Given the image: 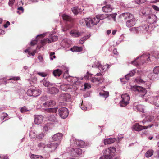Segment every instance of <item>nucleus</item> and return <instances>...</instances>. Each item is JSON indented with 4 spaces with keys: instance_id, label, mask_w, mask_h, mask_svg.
<instances>
[{
    "instance_id": "1",
    "label": "nucleus",
    "mask_w": 159,
    "mask_h": 159,
    "mask_svg": "<svg viewBox=\"0 0 159 159\" xmlns=\"http://www.w3.org/2000/svg\"><path fill=\"white\" fill-rule=\"evenodd\" d=\"M49 34V35L48 38L44 39L41 41V45L40 47L37 46L36 49H39L41 47H42L47 44L51 43L52 42L56 41L58 39V37L57 36L53 35L51 33L48 32L43 33V34L37 35L35 40H32L31 42V44L33 46L36 44L38 40L37 38L44 37L47 34Z\"/></svg>"
},
{
    "instance_id": "2",
    "label": "nucleus",
    "mask_w": 159,
    "mask_h": 159,
    "mask_svg": "<svg viewBox=\"0 0 159 159\" xmlns=\"http://www.w3.org/2000/svg\"><path fill=\"white\" fill-rule=\"evenodd\" d=\"M120 18H123L127 20L126 22V26L131 27L134 26L136 23V20L134 16L129 13H123L120 15Z\"/></svg>"
},
{
    "instance_id": "3",
    "label": "nucleus",
    "mask_w": 159,
    "mask_h": 159,
    "mask_svg": "<svg viewBox=\"0 0 159 159\" xmlns=\"http://www.w3.org/2000/svg\"><path fill=\"white\" fill-rule=\"evenodd\" d=\"M142 13L146 17L147 21L150 24H154L158 20L156 16L152 13L151 8L147 9L145 11H143Z\"/></svg>"
},
{
    "instance_id": "4",
    "label": "nucleus",
    "mask_w": 159,
    "mask_h": 159,
    "mask_svg": "<svg viewBox=\"0 0 159 159\" xmlns=\"http://www.w3.org/2000/svg\"><path fill=\"white\" fill-rule=\"evenodd\" d=\"M57 109V108H47L45 110V113H50V114H48L49 116L48 117V119L49 121L55 123L58 122V120L56 118L57 115L56 114Z\"/></svg>"
},
{
    "instance_id": "5",
    "label": "nucleus",
    "mask_w": 159,
    "mask_h": 159,
    "mask_svg": "<svg viewBox=\"0 0 159 159\" xmlns=\"http://www.w3.org/2000/svg\"><path fill=\"white\" fill-rule=\"evenodd\" d=\"M116 151V149L114 147H110L107 149H105L103 151L104 155L99 159H112Z\"/></svg>"
},
{
    "instance_id": "6",
    "label": "nucleus",
    "mask_w": 159,
    "mask_h": 159,
    "mask_svg": "<svg viewBox=\"0 0 159 159\" xmlns=\"http://www.w3.org/2000/svg\"><path fill=\"white\" fill-rule=\"evenodd\" d=\"M70 142L71 146L72 148L77 146L84 148L85 146V143L84 141L78 140L74 137H72L70 139Z\"/></svg>"
},
{
    "instance_id": "7",
    "label": "nucleus",
    "mask_w": 159,
    "mask_h": 159,
    "mask_svg": "<svg viewBox=\"0 0 159 159\" xmlns=\"http://www.w3.org/2000/svg\"><path fill=\"white\" fill-rule=\"evenodd\" d=\"M121 100L119 103L121 107H124L129 103L130 97L127 94L125 93L121 95Z\"/></svg>"
},
{
    "instance_id": "8",
    "label": "nucleus",
    "mask_w": 159,
    "mask_h": 159,
    "mask_svg": "<svg viewBox=\"0 0 159 159\" xmlns=\"http://www.w3.org/2000/svg\"><path fill=\"white\" fill-rule=\"evenodd\" d=\"M131 90L132 91L137 92L142 97H143L147 93L146 89L140 86H133L131 87Z\"/></svg>"
},
{
    "instance_id": "9",
    "label": "nucleus",
    "mask_w": 159,
    "mask_h": 159,
    "mask_svg": "<svg viewBox=\"0 0 159 159\" xmlns=\"http://www.w3.org/2000/svg\"><path fill=\"white\" fill-rule=\"evenodd\" d=\"M150 55L148 53H147L146 54H143V55L140 56V59L141 58H144V59H147V61H150ZM139 58V57H137L135 60H133L131 62V64H132L135 65L136 67L139 66L141 64L140 63H138V62L137 61V60Z\"/></svg>"
},
{
    "instance_id": "10",
    "label": "nucleus",
    "mask_w": 159,
    "mask_h": 159,
    "mask_svg": "<svg viewBox=\"0 0 159 159\" xmlns=\"http://www.w3.org/2000/svg\"><path fill=\"white\" fill-rule=\"evenodd\" d=\"M60 88L62 90L69 92L74 91L77 89V88L75 85L66 84H64L61 85Z\"/></svg>"
},
{
    "instance_id": "11",
    "label": "nucleus",
    "mask_w": 159,
    "mask_h": 159,
    "mask_svg": "<svg viewBox=\"0 0 159 159\" xmlns=\"http://www.w3.org/2000/svg\"><path fill=\"white\" fill-rule=\"evenodd\" d=\"M86 25L88 27H91L97 25L98 23V20L95 17L92 18L90 17L87 18H86Z\"/></svg>"
},
{
    "instance_id": "12",
    "label": "nucleus",
    "mask_w": 159,
    "mask_h": 159,
    "mask_svg": "<svg viewBox=\"0 0 159 159\" xmlns=\"http://www.w3.org/2000/svg\"><path fill=\"white\" fill-rule=\"evenodd\" d=\"M59 114L60 116L62 119L66 118L69 114L68 110L65 107H61L59 109Z\"/></svg>"
},
{
    "instance_id": "13",
    "label": "nucleus",
    "mask_w": 159,
    "mask_h": 159,
    "mask_svg": "<svg viewBox=\"0 0 159 159\" xmlns=\"http://www.w3.org/2000/svg\"><path fill=\"white\" fill-rule=\"evenodd\" d=\"M70 155L72 157H77L81 155L82 150L79 148H73L70 152Z\"/></svg>"
},
{
    "instance_id": "14",
    "label": "nucleus",
    "mask_w": 159,
    "mask_h": 159,
    "mask_svg": "<svg viewBox=\"0 0 159 159\" xmlns=\"http://www.w3.org/2000/svg\"><path fill=\"white\" fill-rule=\"evenodd\" d=\"M40 93L39 90L32 88L28 89L27 92V94L28 96L34 97H36L39 96Z\"/></svg>"
},
{
    "instance_id": "15",
    "label": "nucleus",
    "mask_w": 159,
    "mask_h": 159,
    "mask_svg": "<svg viewBox=\"0 0 159 159\" xmlns=\"http://www.w3.org/2000/svg\"><path fill=\"white\" fill-rule=\"evenodd\" d=\"M66 80L68 81L70 83H71L70 84L75 85V84H76L77 83V81L79 80L78 78L76 77H73L68 75H66L65 77H63Z\"/></svg>"
},
{
    "instance_id": "16",
    "label": "nucleus",
    "mask_w": 159,
    "mask_h": 159,
    "mask_svg": "<svg viewBox=\"0 0 159 159\" xmlns=\"http://www.w3.org/2000/svg\"><path fill=\"white\" fill-rule=\"evenodd\" d=\"M145 107L143 105L138 104L137 103L135 102L134 103L133 108L135 111L144 113L145 112Z\"/></svg>"
},
{
    "instance_id": "17",
    "label": "nucleus",
    "mask_w": 159,
    "mask_h": 159,
    "mask_svg": "<svg viewBox=\"0 0 159 159\" xmlns=\"http://www.w3.org/2000/svg\"><path fill=\"white\" fill-rule=\"evenodd\" d=\"M71 43V42L70 40L66 38L62 41L61 43V45L64 48H67L70 46Z\"/></svg>"
},
{
    "instance_id": "18",
    "label": "nucleus",
    "mask_w": 159,
    "mask_h": 159,
    "mask_svg": "<svg viewBox=\"0 0 159 159\" xmlns=\"http://www.w3.org/2000/svg\"><path fill=\"white\" fill-rule=\"evenodd\" d=\"M132 129L135 131H139L143 129H148L147 126H142L140 125L138 123H136L132 126Z\"/></svg>"
},
{
    "instance_id": "19",
    "label": "nucleus",
    "mask_w": 159,
    "mask_h": 159,
    "mask_svg": "<svg viewBox=\"0 0 159 159\" xmlns=\"http://www.w3.org/2000/svg\"><path fill=\"white\" fill-rule=\"evenodd\" d=\"M35 124H40L43 121V117L41 115H36L34 116Z\"/></svg>"
},
{
    "instance_id": "20",
    "label": "nucleus",
    "mask_w": 159,
    "mask_h": 159,
    "mask_svg": "<svg viewBox=\"0 0 159 159\" xmlns=\"http://www.w3.org/2000/svg\"><path fill=\"white\" fill-rule=\"evenodd\" d=\"M153 71V73L151 74L152 78L156 79L157 77V75L159 74V66L155 67Z\"/></svg>"
},
{
    "instance_id": "21",
    "label": "nucleus",
    "mask_w": 159,
    "mask_h": 159,
    "mask_svg": "<svg viewBox=\"0 0 159 159\" xmlns=\"http://www.w3.org/2000/svg\"><path fill=\"white\" fill-rule=\"evenodd\" d=\"M150 98L152 101V103L156 106L159 107V95L151 97Z\"/></svg>"
},
{
    "instance_id": "22",
    "label": "nucleus",
    "mask_w": 159,
    "mask_h": 159,
    "mask_svg": "<svg viewBox=\"0 0 159 159\" xmlns=\"http://www.w3.org/2000/svg\"><path fill=\"white\" fill-rule=\"evenodd\" d=\"M48 89V92L51 94H56L59 92L58 89L54 86Z\"/></svg>"
},
{
    "instance_id": "23",
    "label": "nucleus",
    "mask_w": 159,
    "mask_h": 159,
    "mask_svg": "<svg viewBox=\"0 0 159 159\" xmlns=\"http://www.w3.org/2000/svg\"><path fill=\"white\" fill-rule=\"evenodd\" d=\"M61 98L63 101H69L71 98L70 95L66 93H63L61 95Z\"/></svg>"
},
{
    "instance_id": "24",
    "label": "nucleus",
    "mask_w": 159,
    "mask_h": 159,
    "mask_svg": "<svg viewBox=\"0 0 159 159\" xmlns=\"http://www.w3.org/2000/svg\"><path fill=\"white\" fill-rule=\"evenodd\" d=\"M59 145L58 143H53L48 144L47 147L48 148H51V150L50 151L51 152H52L54 150L57 148Z\"/></svg>"
},
{
    "instance_id": "25",
    "label": "nucleus",
    "mask_w": 159,
    "mask_h": 159,
    "mask_svg": "<svg viewBox=\"0 0 159 159\" xmlns=\"http://www.w3.org/2000/svg\"><path fill=\"white\" fill-rule=\"evenodd\" d=\"M55 104L56 103L54 101L50 100L43 103V107H48L54 106Z\"/></svg>"
},
{
    "instance_id": "26",
    "label": "nucleus",
    "mask_w": 159,
    "mask_h": 159,
    "mask_svg": "<svg viewBox=\"0 0 159 159\" xmlns=\"http://www.w3.org/2000/svg\"><path fill=\"white\" fill-rule=\"evenodd\" d=\"M113 9L111 6L109 5H107L103 7L102 10L103 12L108 13L111 12Z\"/></svg>"
},
{
    "instance_id": "27",
    "label": "nucleus",
    "mask_w": 159,
    "mask_h": 159,
    "mask_svg": "<svg viewBox=\"0 0 159 159\" xmlns=\"http://www.w3.org/2000/svg\"><path fill=\"white\" fill-rule=\"evenodd\" d=\"M149 26L147 24L143 25L142 26L138 27L139 31L140 30L143 32H145L148 31L149 29Z\"/></svg>"
},
{
    "instance_id": "28",
    "label": "nucleus",
    "mask_w": 159,
    "mask_h": 159,
    "mask_svg": "<svg viewBox=\"0 0 159 159\" xmlns=\"http://www.w3.org/2000/svg\"><path fill=\"white\" fill-rule=\"evenodd\" d=\"M70 35L74 37H78L81 35L82 33L76 30H72L70 33Z\"/></svg>"
},
{
    "instance_id": "29",
    "label": "nucleus",
    "mask_w": 159,
    "mask_h": 159,
    "mask_svg": "<svg viewBox=\"0 0 159 159\" xmlns=\"http://www.w3.org/2000/svg\"><path fill=\"white\" fill-rule=\"evenodd\" d=\"M154 119V116L151 115H148L147 116L145 119L142 121V122L143 124H145L147 122H152Z\"/></svg>"
},
{
    "instance_id": "30",
    "label": "nucleus",
    "mask_w": 159,
    "mask_h": 159,
    "mask_svg": "<svg viewBox=\"0 0 159 159\" xmlns=\"http://www.w3.org/2000/svg\"><path fill=\"white\" fill-rule=\"evenodd\" d=\"M62 136V133H58L54 134L52 138L54 141L60 140L61 139Z\"/></svg>"
},
{
    "instance_id": "31",
    "label": "nucleus",
    "mask_w": 159,
    "mask_h": 159,
    "mask_svg": "<svg viewBox=\"0 0 159 159\" xmlns=\"http://www.w3.org/2000/svg\"><path fill=\"white\" fill-rule=\"evenodd\" d=\"M116 140L115 138H108L105 139L104 141V143L105 145L110 144L113 143Z\"/></svg>"
},
{
    "instance_id": "32",
    "label": "nucleus",
    "mask_w": 159,
    "mask_h": 159,
    "mask_svg": "<svg viewBox=\"0 0 159 159\" xmlns=\"http://www.w3.org/2000/svg\"><path fill=\"white\" fill-rule=\"evenodd\" d=\"M109 67V65L107 64L106 65L104 66H102L101 64L98 68V69L102 72H104L107 70V69H108Z\"/></svg>"
},
{
    "instance_id": "33",
    "label": "nucleus",
    "mask_w": 159,
    "mask_h": 159,
    "mask_svg": "<svg viewBox=\"0 0 159 159\" xmlns=\"http://www.w3.org/2000/svg\"><path fill=\"white\" fill-rule=\"evenodd\" d=\"M135 70L136 69H133L131 70L129 73L125 76V78L128 80L129 79L130 77L134 76L136 72Z\"/></svg>"
},
{
    "instance_id": "34",
    "label": "nucleus",
    "mask_w": 159,
    "mask_h": 159,
    "mask_svg": "<svg viewBox=\"0 0 159 159\" xmlns=\"http://www.w3.org/2000/svg\"><path fill=\"white\" fill-rule=\"evenodd\" d=\"M62 73L61 70L59 69H57L53 71V75L55 77H59Z\"/></svg>"
},
{
    "instance_id": "35",
    "label": "nucleus",
    "mask_w": 159,
    "mask_h": 159,
    "mask_svg": "<svg viewBox=\"0 0 159 159\" xmlns=\"http://www.w3.org/2000/svg\"><path fill=\"white\" fill-rule=\"evenodd\" d=\"M29 156L31 159H44V157L41 155L31 154Z\"/></svg>"
},
{
    "instance_id": "36",
    "label": "nucleus",
    "mask_w": 159,
    "mask_h": 159,
    "mask_svg": "<svg viewBox=\"0 0 159 159\" xmlns=\"http://www.w3.org/2000/svg\"><path fill=\"white\" fill-rule=\"evenodd\" d=\"M41 84H43L44 86L48 87L52 86L53 84L50 83L48 81H47L46 80L44 79L40 81Z\"/></svg>"
},
{
    "instance_id": "37",
    "label": "nucleus",
    "mask_w": 159,
    "mask_h": 159,
    "mask_svg": "<svg viewBox=\"0 0 159 159\" xmlns=\"http://www.w3.org/2000/svg\"><path fill=\"white\" fill-rule=\"evenodd\" d=\"M61 69H62L61 70L62 71V72H64L63 77H65L66 75H68L69 70L68 68L65 65L62 66H61Z\"/></svg>"
},
{
    "instance_id": "38",
    "label": "nucleus",
    "mask_w": 159,
    "mask_h": 159,
    "mask_svg": "<svg viewBox=\"0 0 159 159\" xmlns=\"http://www.w3.org/2000/svg\"><path fill=\"white\" fill-rule=\"evenodd\" d=\"M82 48L81 47L77 46H74L73 48H71L67 50L68 51L71 50L73 52H80L82 50Z\"/></svg>"
},
{
    "instance_id": "39",
    "label": "nucleus",
    "mask_w": 159,
    "mask_h": 159,
    "mask_svg": "<svg viewBox=\"0 0 159 159\" xmlns=\"http://www.w3.org/2000/svg\"><path fill=\"white\" fill-rule=\"evenodd\" d=\"M117 15L116 13H115L112 14L108 15L107 17L110 20H112L114 21H116V17Z\"/></svg>"
},
{
    "instance_id": "40",
    "label": "nucleus",
    "mask_w": 159,
    "mask_h": 159,
    "mask_svg": "<svg viewBox=\"0 0 159 159\" xmlns=\"http://www.w3.org/2000/svg\"><path fill=\"white\" fill-rule=\"evenodd\" d=\"M99 95L100 96L106 98L109 96V92L107 91H102L100 92Z\"/></svg>"
},
{
    "instance_id": "41",
    "label": "nucleus",
    "mask_w": 159,
    "mask_h": 159,
    "mask_svg": "<svg viewBox=\"0 0 159 159\" xmlns=\"http://www.w3.org/2000/svg\"><path fill=\"white\" fill-rule=\"evenodd\" d=\"M153 151L152 149L148 150L145 153L146 157L147 158L150 157L153 155Z\"/></svg>"
},
{
    "instance_id": "42",
    "label": "nucleus",
    "mask_w": 159,
    "mask_h": 159,
    "mask_svg": "<svg viewBox=\"0 0 159 159\" xmlns=\"http://www.w3.org/2000/svg\"><path fill=\"white\" fill-rule=\"evenodd\" d=\"M106 17L107 15L106 14H102L97 15L95 18L98 19L99 22L100 21V20H103L104 19L106 18Z\"/></svg>"
},
{
    "instance_id": "43",
    "label": "nucleus",
    "mask_w": 159,
    "mask_h": 159,
    "mask_svg": "<svg viewBox=\"0 0 159 159\" xmlns=\"http://www.w3.org/2000/svg\"><path fill=\"white\" fill-rule=\"evenodd\" d=\"M72 11L75 15H77L80 11V9L77 6L71 8Z\"/></svg>"
},
{
    "instance_id": "44",
    "label": "nucleus",
    "mask_w": 159,
    "mask_h": 159,
    "mask_svg": "<svg viewBox=\"0 0 159 159\" xmlns=\"http://www.w3.org/2000/svg\"><path fill=\"white\" fill-rule=\"evenodd\" d=\"M62 17L63 20L65 21H70L71 20V17L69 15L66 14L62 15Z\"/></svg>"
},
{
    "instance_id": "45",
    "label": "nucleus",
    "mask_w": 159,
    "mask_h": 159,
    "mask_svg": "<svg viewBox=\"0 0 159 159\" xmlns=\"http://www.w3.org/2000/svg\"><path fill=\"white\" fill-rule=\"evenodd\" d=\"M29 135L30 137L32 139H34L37 137L36 132L34 130L30 131L29 133Z\"/></svg>"
},
{
    "instance_id": "46",
    "label": "nucleus",
    "mask_w": 159,
    "mask_h": 159,
    "mask_svg": "<svg viewBox=\"0 0 159 159\" xmlns=\"http://www.w3.org/2000/svg\"><path fill=\"white\" fill-rule=\"evenodd\" d=\"M30 48H27V49H26L25 50V53H28V55L27 56V57H30V55H31V56H33L35 54L34 53V52H30Z\"/></svg>"
},
{
    "instance_id": "47",
    "label": "nucleus",
    "mask_w": 159,
    "mask_h": 159,
    "mask_svg": "<svg viewBox=\"0 0 159 159\" xmlns=\"http://www.w3.org/2000/svg\"><path fill=\"white\" fill-rule=\"evenodd\" d=\"M24 9L22 7H19L17 8L16 12L20 15L23 13Z\"/></svg>"
},
{
    "instance_id": "48",
    "label": "nucleus",
    "mask_w": 159,
    "mask_h": 159,
    "mask_svg": "<svg viewBox=\"0 0 159 159\" xmlns=\"http://www.w3.org/2000/svg\"><path fill=\"white\" fill-rule=\"evenodd\" d=\"M100 64L101 63H100V62L96 61L94 62L92 66V67L98 68L99 66L100 65Z\"/></svg>"
},
{
    "instance_id": "49",
    "label": "nucleus",
    "mask_w": 159,
    "mask_h": 159,
    "mask_svg": "<svg viewBox=\"0 0 159 159\" xmlns=\"http://www.w3.org/2000/svg\"><path fill=\"white\" fill-rule=\"evenodd\" d=\"M129 31L134 33H138L139 31L138 27L136 28L135 27H132L129 29Z\"/></svg>"
},
{
    "instance_id": "50",
    "label": "nucleus",
    "mask_w": 159,
    "mask_h": 159,
    "mask_svg": "<svg viewBox=\"0 0 159 159\" xmlns=\"http://www.w3.org/2000/svg\"><path fill=\"white\" fill-rule=\"evenodd\" d=\"M45 147V145L44 143L40 142L38 144V148L39 149H41L44 148Z\"/></svg>"
},
{
    "instance_id": "51",
    "label": "nucleus",
    "mask_w": 159,
    "mask_h": 159,
    "mask_svg": "<svg viewBox=\"0 0 159 159\" xmlns=\"http://www.w3.org/2000/svg\"><path fill=\"white\" fill-rule=\"evenodd\" d=\"M90 35L89 34L84 36L83 38L81 39V40L80 41V43L81 44H83L84 41L88 39L90 37Z\"/></svg>"
},
{
    "instance_id": "52",
    "label": "nucleus",
    "mask_w": 159,
    "mask_h": 159,
    "mask_svg": "<svg viewBox=\"0 0 159 159\" xmlns=\"http://www.w3.org/2000/svg\"><path fill=\"white\" fill-rule=\"evenodd\" d=\"M37 58L39 62L41 63L43 65L45 64V61H44L43 58L42 56L39 55Z\"/></svg>"
},
{
    "instance_id": "53",
    "label": "nucleus",
    "mask_w": 159,
    "mask_h": 159,
    "mask_svg": "<svg viewBox=\"0 0 159 159\" xmlns=\"http://www.w3.org/2000/svg\"><path fill=\"white\" fill-rule=\"evenodd\" d=\"M50 124L47 123L45 125L43 128V130L44 131H47L50 129Z\"/></svg>"
},
{
    "instance_id": "54",
    "label": "nucleus",
    "mask_w": 159,
    "mask_h": 159,
    "mask_svg": "<svg viewBox=\"0 0 159 159\" xmlns=\"http://www.w3.org/2000/svg\"><path fill=\"white\" fill-rule=\"evenodd\" d=\"M135 81L138 83L143 84L144 82L139 77L136 78L135 80Z\"/></svg>"
},
{
    "instance_id": "55",
    "label": "nucleus",
    "mask_w": 159,
    "mask_h": 159,
    "mask_svg": "<svg viewBox=\"0 0 159 159\" xmlns=\"http://www.w3.org/2000/svg\"><path fill=\"white\" fill-rule=\"evenodd\" d=\"M29 111H30V110L28 109L25 106H24L22 107L20 109V111L22 113Z\"/></svg>"
},
{
    "instance_id": "56",
    "label": "nucleus",
    "mask_w": 159,
    "mask_h": 159,
    "mask_svg": "<svg viewBox=\"0 0 159 159\" xmlns=\"http://www.w3.org/2000/svg\"><path fill=\"white\" fill-rule=\"evenodd\" d=\"M44 136V134L43 133L41 132L38 135H37L36 138L39 139H43Z\"/></svg>"
},
{
    "instance_id": "57",
    "label": "nucleus",
    "mask_w": 159,
    "mask_h": 159,
    "mask_svg": "<svg viewBox=\"0 0 159 159\" xmlns=\"http://www.w3.org/2000/svg\"><path fill=\"white\" fill-rule=\"evenodd\" d=\"M92 75V74L89 73V72H87L86 75L84 76V79L87 80H88L89 77H91Z\"/></svg>"
},
{
    "instance_id": "58",
    "label": "nucleus",
    "mask_w": 159,
    "mask_h": 159,
    "mask_svg": "<svg viewBox=\"0 0 159 159\" xmlns=\"http://www.w3.org/2000/svg\"><path fill=\"white\" fill-rule=\"evenodd\" d=\"M54 52H50L49 53L50 58L51 60H53V58H56V56L54 55Z\"/></svg>"
},
{
    "instance_id": "59",
    "label": "nucleus",
    "mask_w": 159,
    "mask_h": 159,
    "mask_svg": "<svg viewBox=\"0 0 159 159\" xmlns=\"http://www.w3.org/2000/svg\"><path fill=\"white\" fill-rule=\"evenodd\" d=\"M80 24L83 25H84L86 24V18L84 19H82L80 21Z\"/></svg>"
},
{
    "instance_id": "60",
    "label": "nucleus",
    "mask_w": 159,
    "mask_h": 159,
    "mask_svg": "<svg viewBox=\"0 0 159 159\" xmlns=\"http://www.w3.org/2000/svg\"><path fill=\"white\" fill-rule=\"evenodd\" d=\"M101 78H96L94 77L92 79H91V81L93 82H99L101 81Z\"/></svg>"
},
{
    "instance_id": "61",
    "label": "nucleus",
    "mask_w": 159,
    "mask_h": 159,
    "mask_svg": "<svg viewBox=\"0 0 159 159\" xmlns=\"http://www.w3.org/2000/svg\"><path fill=\"white\" fill-rule=\"evenodd\" d=\"M158 125V123L157 122H155L153 123V124L150 125L148 126H147L148 127V128H150L153 126H155L156 127H157Z\"/></svg>"
},
{
    "instance_id": "62",
    "label": "nucleus",
    "mask_w": 159,
    "mask_h": 159,
    "mask_svg": "<svg viewBox=\"0 0 159 159\" xmlns=\"http://www.w3.org/2000/svg\"><path fill=\"white\" fill-rule=\"evenodd\" d=\"M79 107L83 110L85 111L87 109V107L83 105V102L79 105Z\"/></svg>"
},
{
    "instance_id": "63",
    "label": "nucleus",
    "mask_w": 159,
    "mask_h": 159,
    "mask_svg": "<svg viewBox=\"0 0 159 159\" xmlns=\"http://www.w3.org/2000/svg\"><path fill=\"white\" fill-rule=\"evenodd\" d=\"M7 83V81L5 78H3L0 79V85L2 84H6Z\"/></svg>"
},
{
    "instance_id": "64",
    "label": "nucleus",
    "mask_w": 159,
    "mask_h": 159,
    "mask_svg": "<svg viewBox=\"0 0 159 159\" xmlns=\"http://www.w3.org/2000/svg\"><path fill=\"white\" fill-rule=\"evenodd\" d=\"M20 79V77H13L11 78L10 79H8V80H13L14 81H17Z\"/></svg>"
}]
</instances>
